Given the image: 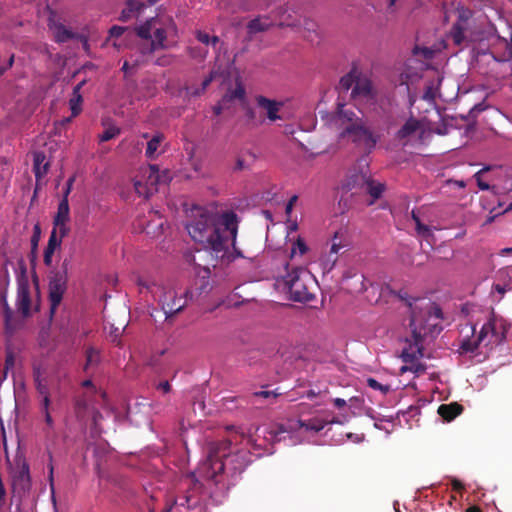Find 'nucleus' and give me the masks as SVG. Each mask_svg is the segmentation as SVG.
<instances>
[{"label":"nucleus","mask_w":512,"mask_h":512,"mask_svg":"<svg viewBox=\"0 0 512 512\" xmlns=\"http://www.w3.org/2000/svg\"><path fill=\"white\" fill-rule=\"evenodd\" d=\"M251 436H241L240 447L232 440L209 445L207 456L182 480L184 492L163 512H208L206 504L223 502L234 480L252 462L251 447H261Z\"/></svg>","instance_id":"nucleus-1"},{"label":"nucleus","mask_w":512,"mask_h":512,"mask_svg":"<svg viewBox=\"0 0 512 512\" xmlns=\"http://www.w3.org/2000/svg\"><path fill=\"white\" fill-rule=\"evenodd\" d=\"M192 212L193 218L186 224V230L205 251L216 260L227 262L243 257L236 247L239 220L235 212L219 214L202 207H195Z\"/></svg>","instance_id":"nucleus-2"},{"label":"nucleus","mask_w":512,"mask_h":512,"mask_svg":"<svg viewBox=\"0 0 512 512\" xmlns=\"http://www.w3.org/2000/svg\"><path fill=\"white\" fill-rule=\"evenodd\" d=\"M418 301L419 299H413V302L408 301V305L411 309L410 328L415 344L404 348L401 354L403 362L410 364L409 367H402L401 371L405 372L406 370H410L416 374L425 371L424 365L416 362V360L422 356L421 345L423 338L439 331L438 322L443 317L440 307L434 303L428 301L424 305H418Z\"/></svg>","instance_id":"nucleus-3"},{"label":"nucleus","mask_w":512,"mask_h":512,"mask_svg":"<svg viewBox=\"0 0 512 512\" xmlns=\"http://www.w3.org/2000/svg\"><path fill=\"white\" fill-rule=\"evenodd\" d=\"M337 423L333 419L324 418L318 413L301 411L298 418H290L275 429L268 432L269 441L285 442L287 445H297L303 442L317 443L313 438L327 425Z\"/></svg>","instance_id":"nucleus-4"},{"label":"nucleus","mask_w":512,"mask_h":512,"mask_svg":"<svg viewBox=\"0 0 512 512\" xmlns=\"http://www.w3.org/2000/svg\"><path fill=\"white\" fill-rule=\"evenodd\" d=\"M509 324L501 317H497L494 313H490L487 321L482 324L478 335L475 337L477 324L471 326L473 338L463 339L460 345L461 353H487L502 344L506 338Z\"/></svg>","instance_id":"nucleus-5"},{"label":"nucleus","mask_w":512,"mask_h":512,"mask_svg":"<svg viewBox=\"0 0 512 512\" xmlns=\"http://www.w3.org/2000/svg\"><path fill=\"white\" fill-rule=\"evenodd\" d=\"M176 32V24L172 17L160 15L146 20L136 27L137 35L146 40H151L150 45L142 50V54H151L158 49L166 48L165 41L169 34Z\"/></svg>","instance_id":"nucleus-6"},{"label":"nucleus","mask_w":512,"mask_h":512,"mask_svg":"<svg viewBox=\"0 0 512 512\" xmlns=\"http://www.w3.org/2000/svg\"><path fill=\"white\" fill-rule=\"evenodd\" d=\"M310 278V273L302 267H295L284 277L283 282L291 300L307 303L313 299L307 288L306 281Z\"/></svg>","instance_id":"nucleus-7"},{"label":"nucleus","mask_w":512,"mask_h":512,"mask_svg":"<svg viewBox=\"0 0 512 512\" xmlns=\"http://www.w3.org/2000/svg\"><path fill=\"white\" fill-rule=\"evenodd\" d=\"M141 179H135L134 188L139 196L149 198L158 191V186L161 183H166L169 180V175L166 172H161L156 165H149L141 169Z\"/></svg>","instance_id":"nucleus-8"},{"label":"nucleus","mask_w":512,"mask_h":512,"mask_svg":"<svg viewBox=\"0 0 512 512\" xmlns=\"http://www.w3.org/2000/svg\"><path fill=\"white\" fill-rule=\"evenodd\" d=\"M68 260H64L61 270L53 273L48 283V299L50 302V314L53 316L57 311L63 296L68 287Z\"/></svg>","instance_id":"nucleus-9"},{"label":"nucleus","mask_w":512,"mask_h":512,"mask_svg":"<svg viewBox=\"0 0 512 512\" xmlns=\"http://www.w3.org/2000/svg\"><path fill=\"white\" fill-rule=\"evenodd\" d=\"M341 138L349 136L351 141L357 146H362L368 152H371L379 140V136H376L369 128L362 124H351L346 126L339 134Z\"/></svg>","instance_id":"nucleus-10"},{"label":"nucleus","mask_w":512,"mask_h":512,"mask_svg":"<svg viewBox=\"0 0 512 512\" xmlns=\"http://www.w3.org/2000/svg\"><path fill=\"white\" fill-rule=\"evenodd\" d=\"M191 293L186 291L184 297L178 296L173 289L163 290L159 296V304L165 314V318L168 319L176 313L180 312L186 305V298Z\"/></svg>","instance_id":"nucleus-11"},{"label":"nucleus","mask_w":512,"mask_h":512,"mask_svg":"<svg viewBox=\"0 0 512 512\" xmlns=\"http://www.w3.org/2000/svg\"><path fill=\"white\" fill-rule=\"evenodd\" d=\"M351 97L356 104L373 106L376 103V91L367 77H360L351 91Z\"/></svg>","instance_id":"nucleus-12"},{"label":"nucleus","mask_w":512,"mask_h":512,"mask_svg":"<svg viewBox=\"0 0 512 512\" xmlns=\"http://www.w3.org/2000/svg\"><path fill=\"white\" fill-rule=\"evenodd\" d=\"M50 168V162L46 159L43 151H35L33 153V172L35 175V190L36 195L38 190L46 184V175Z\"/></svg>","instance_id":"nucleus-13"},{"label":"nucleus","mask_w":512,"mask_h":512,"mask_svg":"<svg viewBox=\"0 0 512 512\" xmlns=\"http://www.w3.org/2000/svg\"><path fill=\"white\" fill-rule=\"evenodd\" d=\"M327 123L337 129H342L351 124H357L355 120L358 119L352 109H348L344 104H338V110L332 114H326Z\"/></svg>","instance_id":"nucleus-14"},{"label":"nucleus","mask_w":512,"mask_h":512,"mask_svg":"<svg viewBox=\"0 0 512 512\" xmlns=\"http://www.w3.org/2000/svg\"><path fill=\"white\" fill-rule=\"evenodd\" d=\"M16 308L24 316L27 317L31 312L30 285L27 279L18 280Z\"/></svg>","instance_id":"nucleus-15"},{"label":"nucleus","mask_w":512,"mask_h":512,"mask_svg":"<svg viewBox=\"0 0 512 512\" xmlns=\"http://www.w3.org/2000/svg\"><path fill=\"white\" fill-rule=\"evenodd\" d=\"M69 202L68 199H61L58 204L57 213L53 219L54 228L59 230L61 237H65L69 233L67 222L69 221Z\"/></svg>","instance_id":"nucleus-16"},{"label":"nucleus","mask_w":512,"mask_h":512,"mask_svg":"<svg viewBox=\"0 0 512 512\" xmlns=\"http://www.w3.org/2000/svg\"><path fill=\"white\" fill-rule=\"evenodd\" d=\"M256 103H257L258 107H260L266 111L267 118L270 121L284 119V116L282 114H279L280 109L283 106V102L271 100V99L266 98L265 96H257Z\"/></svg>","instance_id":"nucleus-17"},{"label":"nucleus","mask_w":512,"mask_h":512,"mask_svg":"<svg viewBox=\"0 0 512 512\" xmlns=\"http://www.w3.org/2000/svg\"><path fill=\"white\" fill-rule=\"evenodd\" d=\"M63 238L64 237H61V234H59V230L56 228H53V230L51 231L47 246L44 250L43 261L47 267L52 265L53 254L57 249L60 248Z\"/></svg>","instance_id":"nucleus-18"},{"label":"nucleus","mask_w":512,"mask_h":512,"mask_svg":"<svg viewBox=\"0 0 512 512\" xmlns=\"http://www.w3.org/2000/svg\"><path fill=\"white\" fill-rule=\"evenodd\" d=\"M49 28L53 32L55 41L58 43H65L68 40L75 38V34L62 23L50 21Z\"/></svg>","instance_id":"nucleus-19"},{"label":"nucleus","mask_w":512,"mask_h":512,"mask_svg":"<svg viewBox=\"0 0 512 512\" xmlns=\"http://www.w3.org/2000/svg\"><path fill=\"white\" fill-rule=\"evenodd\" d=\"M462 412V406L456 402L441 404L438 408V414L447 422L455 419Z\"/></svg>","instance_id":"nucleus-20"},{"label":"nucleus","mask_w":512,"mask_h":512,"mask_svg":"<svg viewBox=\"0 0 512 512\" xmlns=\"http://www.w3.org/2000/svg\"><path fill=\"white\" fill-rule=\"evenodd\" d=\"M420 128V123L415 118H409L405 124L397 131L396 139L405 140L414 135Z\"/></svg>","instance_id":"nucleus-21"},{"label":"nucleus","mask_w":512,"mask_h":512,"mask_svg":"<svg viewBox=\"0 0 512 512\" xmlns=\"http://www.w3.org/2000/svg\"><path fill=\"white\" fill-rule=\"evenodd\" d=\"M467 17L464 14L459 16L458 21L453 25L451 29V36L455 44L461 45L465 40V29H466Z\"/></svg>","instance_id":"nucleus-22"},{"label":"nucleus","mask_w":512,"mask_h":512,"mask_svg":"<svg viewBox=\"0 0 512 512\" xmlns=\"http://www.w3.org/2000/svg\"><path fill=\"white\" fill-rule=\"evenodd\" d=\"M14 485L20 486L24 490H29L31 487V476L29 465L23 462L20 470L14 477Z\"/></svg>","instance_id":"nucleus-23"},{"label":"nucleus","mask_w":512,"mask_h":512,"mask_svg":"<svg viewBox=\"0 0 512 512\" xmlns=\"http://www.w3.org/2000/svg\"><path fill=\"white\" fill-rule=\"evenodd\" d=\"M271 26L272 22L268 17L259 16L248 23L247 29L249 34H256L268 30Z\"/></svg>","instance_id":"nucleus-24"},{"label":"nucleus","mask_w":512,"mask_h":512,"mask_svg":"<svg viewBox=\"0 0 512 512\" xmlns=\"http://www.w3.org/2000/svg\"><path fill=\"white\" fill-rule=\"evenodd\" d=\"M146 7V4L138 1V0H128L127 6L125 9L122 10L120 15V20L126 21L128 20L132 14H139L144 8Z\"/></svg>","instance_id":"nucleus-25"},{"label":"nucleus","mask_w":512,"mask_h":512,"mask_svg":"<svg viewBox=\"0 0 512 512\" xmlns=\"http://www.w3.org/2000/svg\"><path fill=\"white\" fill-rule=\"evenodd\" d=\"M360 77V73L356 69H352L349 73L341 77L339 81V89L343 92H347L350 89L352 90Z\"/></svg>","instance_id":"nucleus-26"},{"label":"nucleus","mask_w":512,"mask_h":512,"mask_svg":"<svg viewBox=\"0 0 512 512\" xmlns=\"http://www.w3.org/2000/svg\"><path fill=\"white\" fill-rule=\"evenodd\" d=\"M367 192L372 197V200L369 202V205H372L374 201L381 197L382 193L385 190V185L380 182H376L374 180H367Z\"/></svg>","instance_id":"nucleus-27"},{"label":"nucleus","mask_w":512,"mask_h":512,"mask_svg":"<svg viewBox=\"0 0 512 512\" xmlns=\"http://www.w3.org/2000/svg\"><path fill=\"white\" fill-rule=\"evenodd\" d=\"M82 95L81 94H73L69 100V108L71 110V117L66 118L65 122L68 123L71 121V118L78 116L82 111Z\"/></svg>","instance_id":"nucleus-28"},{"label":"nucleus","mask_w":512,"mask_h":512,"mask_svg":"<svg viewBox=\"0 0 512 512\" xmlns=\"http://www.w3.org/2000/svg\"><path fill=\"white\" fill-rule=\"evenodd\" d=\"M411 216L413 221L415 222V229L419 236L423 238H429L430 236H432L431 227L423 224L415 211H412Z\"/></svg>","instance_id":"nucleus-29"},{"label":"nucleus","mask_w":512,"mask_h":512,"mask_svg":"<svg viewBox=\"0 0 512 512\" xmlns=\"http://www.w3.org/2000/svg\"><path fill=\"white\" fill-rule=\"evenodd\" d=\"M163 140V135L160 133L155 134L147 143L146 156L150 159L154 158L156 151L158 150L160 143Z\"/></svg>","instance_id":"nucleus-30"},{"label":"nucleus","mask_w":512,"mask_h":512,"mask_svg":"<svg viewBox=\"0 0 512 512\" xmlns=\"http://www.w3.org/2000/svg\"><path fill=\"white\" fill-rule=\"evenodd\" d=\"M196 38L199 42L205 45L216 46V44L219 42V38L217 36H210L209 34L201 30L196 32Z\"/></svg>","instance_id":"nucleus-31"},{"label":"nucleus","mask_w":512,"mask_h":512,"mask_svg":"<svg viewBox=\"0 0 512 512\" xmlns=\"http://www.w3.org/2000/svg\"><path fill=\"white\" fill-rule=\"evenodd\" d=\"M308 250V247L303 239L300 237L293 243L291 248V255H304Z\"/></svg>","instance_id":"nucleus-32"},{"label":"nucleus","mask_w":512,"mask_h":512,"mask_svg":"<svg viewBox=\"0 0 512 512\" xmlns=\"http://www.w3.org/2000/svg\"><path fill=\"white\" fill-rule=\"evenodd\" d=\"M120 134V129L116 126L107 128L101 135H99V142H106Z\"/></svg>","instance_id":"nucleus-33"},{"label":"nucleus","mask_w":512,"mask_h":512,"mask_svg":"<svg viewBox=\"0 0 512 512\" xmlns=\"http://www.w3.org/2000/svg\"><path fill=\"white\" fill-rule=\"evenodd\" d=\"M40 233H41L40 226L38 224H36L34 226V232L31 237V254L33 255V257H35L37 249H38Z\"/></svg>","instance_id":"nucleus-34"},{"label":"nucleus","mask_w":512,"mask_h":512,"mask_svg":"<svg viewBox=\"0 0 512 512\" xmlns=\"http://www.w3.org/2000/svg\"><path fill=\"white\" fill-rule=\"evenodd\" d=\"M100 360V355L94 348H89L86 354V368L92 365H96Z\"/></svg>","instance_id":"nucleus-35"},{"label":"nucleus","mask_w":512,"mask_h":512,"mask_svg":"<svg viewBox=\"0 0 512 512\" xmlns=\"http://www.w3.org/2000/svg\"><path fill=\"white\" fill-rule=\"evenodd\" d=\"M367 385L373 389V390H378L380 391L382 394H387L390 390V387L389 385H383L381 384L380 382H378L376 379L374 378H368L367 379Z\"/></svg>","instance_id":"nucleus-36"},{"label":"nucleus","mask_w":512,"mask_h":512,"mask_svg":"<svg viewBox=\"0 0 512 512\" xmlns=\"http://www.w3.org/2000/svg\"><path fill=\"white\" fill-rule=\"evenodd\" d=\"M412 52L415 56L421 55L426 60L431 59L434 55V51L429 47L415 46Z\"/></svg>","instance_id":"nucleus-37"},{"label":"nucleus","mask_w":512,"mask_h":512,"mask_svg":"<svg viewBox=\"0 0 512 512\" xmlns=\"http://www.w3.org/2000/svg\"><path fill=\"white\" fill-rule=\"evenodd\" d=\"M351 278L354 279L357 284H359V286H356L353 289L354 292L361 293L367 290L363 274H354L351 276Z\"/></svg>","instance_id":"nucleus-38"},{"label":"nucleus","mask_w":512,"mask_h":512,"mask_svg":"<svg viewBox=\"0 0 512 512\" xmlns=\"http://www.w3.org/2000/svg\"><path fill=\"white\" fill-rule=\"evenodd\" d=\"M488 108V105L485 101L476 103L470 110L469 114L471 117H477L481 112L485 111Z\"/></svg>","instance_id":"nucleus-39"},{"label":"nucleus","mask_w":512,"mask_h":512,"mask_svg":"<svg viewBox=\"0 0 512 512\" xmlns=\"http://www.w3.org/2000/svg\"><path fill=\"white\" fill-rule=\"evenodd\" d=\"M489 170V167H484L483 169H481L480 171H478L476 174H475V178H476V181H477V185L479 187L480 190L482 191H487L490 189V186L488 183L484 182L481 180L480 178V175L483 171H487Z\"/></svg>","instance_id":"nucleus-40"},{"label":"nucleus","mask_w":512,"mask_h":512,"mask_svg":"<svg viewBox=\"0 0 512 512\" xmlns=\"http://www.w3.org/2000/svg\"><path fill=\"white\" fill-rule=\"evenodd\" d=\"M127 30L126 27L114 25L109 30V36L113 38H118L123 35V33Z\"/></svg>","instance_id":"nucleus-41"},{"label":"nucleus","mask_w":512,"mask_h":512,"mask_svg":"<svg viewBox=\"0 0 512 512\" xmlns=\"http://www.w3.org/2000/svg\"><path fill=\"white\" fill-rule=\"evenodd\" d=\"M40 411L43 415L50 413V396H45L40 400Z\"/></svg>","instance_id":"nucleus-42"},{"label":"nucleus","mask_w":512,"mask_h":512,"mask_svg":"<svg viewBox=\"0 0 512 512\" xmlns=\"http://www.w3.org/2000/svg\"><path fill=\"white\" fill-rule=\"evenodd\" d=\"M74 181H75V177H70L67 182H66V185H65V188L63 190V197L62 199H68V196L73 188V184H74Z\"/></svg>","instance_id":"nucleus-43"},{"label":"nucleus","mask_w":512,"mask_h":512,"mask_svg":"<svg viewBox=\"0 0 512 512\" xmlns=\"http://www.w3.org/2000/svg\"><path fill=\"white\" fill-rule=\"evenodd\" d=\"M213 77L214 73L211 72L210 75L203 80L201 89H197L193 94L199 95L201 92H203L210 85V83L213 80Z\"/></svg>","instance_id":"nucleus-44"},{"label":"nucleus","mask_w":512,"mask_h":512,"mask_svg":"<svg viewBox=\"0 0 512 512\" xmlns=\"http://www.w3.org/2000/svg\"><path fill=\"white\" fill-rule=\"evenodd\" d=\"M36 389L39 395L41 396V399L44 398L45 396H49V389L47 385L41 383V381L37 382Z\"/></svg>","instance_id":"nucleus-45"},{"label":"nucleus","mask_w":512,"mask_h":512,"mask_svg":"<svg viewBox=\"0 0 512 512\" xmlns=\"http://www.w3.org/2000/svg\"><path fill=\"white\" fill-rule=\"evenodd\" d=\"M196 271L199 276H201L203 279H208L210 276V269L208 267H201V265L196 266Z\"/></svg>","instance_id":"nucleus-46"},{"label":"nucleus","mask_w":512,"mask_h":512,"mask_svg":"<svg viewBox=\"0 0 512 512\" xmlns=\"http://www.w3.org/2000/svg\"><path fill=\"white\" fill-rule=\"evenodd\" d=\"M13 366H14V355L10 350H8L6 353V358H5V368H6V370H8V369L13 368Z\"/></svg>","instance_id":"nucleus-47"},{"label":"nucleus","mask_w":512,"mask_h":512,"mask_svg":"<svg viewBox=\"0 0 512 512\" xmlns=\"http://www.w3.org/2000/svg\"><path fill=\"white\" fill-rule=\"evenodd\" d=\"M43 416H44L45 423L47 425V429L45 430V432H46V434H48L49 431L54 428V420L50 413H46Z\"/></svg>","instance_id":"nucleus-48"},{"label":"nucleus","mask_w":512,"mask_h":512,"mask_svg":"<svg viewBox=\"0 0 512 512\" xmlns=\"http://www.w3.org/2000/svg\"><path fill=\"white\" fill-rule=\"evenodd\" d=\"M245 96V90L241 85H237V87L232 91L231 97L243 99Z\"/></svg>","instance_id":"nucleus-49"},{"label":"nucleus","mask_w":512,"mask_h":512,"mask_svg":"<svg viewBox=\"0 0 512 512\" xmlns=\"http://www.w3.org/2000/svg\"><path fill=\"white\" fill-rule=\"evenodd\" d=\"M53 474H54V468H53V465L50 464L48 478H49V483H50L52 497H54V477H53Z\"/></svg>","instance_id":"nucleus-50"},{"label":"nucleus","mask_w":512,"mask_h":512,"mask_svg":"<svg viewBox=\"0 0 512 512\" xmlns=\"http://www.w3.org/2000/svg\"><path fill=\"white\" fill-rule=\"evenodd\" d=\"M297 195H293L290 200L288 201V203L286 204V207H285V212L287 215H290V213L292 212V209H293V205L294 203L297 201Z\"/></svg>","instance_id":"nucleus-51"},{"label":"nucleus","mask_w":512,"mask_h":512,"mask_svg":"<svg viewBox=\"0 0 512 512\" xmlns=\"http://www.w3.org/2000/svg\"><path fill=\"white\" fill-rule=\"evenodd\" d=\"M138 65H139L138 60H136L133 65H130V62L126 60V61H124L123 65H122V71H124L125 73H128L132 68H134Z\"/></svg>","instance_id":"nucleus-52"},{"label":"nucleus","mask_w":512,"mask_h":512,"mask_svg":"<svg viewBox=\"0 0 512 512\" xmlns=\"http://www.w3.org/2000/svg\"><path fill=\"white\" fill-rule=\"evenodd\" d=\"M157 388L161 389L164 393H168L171 389V386L168 381H163L158 384Z\"/></svg>","instance_id":"nucleus-53"},{"label":"nucleus","mask_w":512,"mask_h":512,"mask_svg":"<svg viewBox=\"0 0 512 512\" xmlns=\"http://www.w3.org/2000/svg\"><path fill=\"white\" fill-rule=\"evenodd\" d=\"M4 309H5V318H6V321L8 322L11 317L12 310L9 307L8 302L5 297H4Z\"/></svg>","instance_id":"nucleus-54"},{"label":"nucleus","mask_w":512,"mask_h":512,"mask_svg":"<svg viewBox=\"0 0 512 512\" xmlns=\"http://www.w3.org/2000/svg\"><path fill=\"white\" fill-rule=\"evenodd\" d=\"M13 63H14V55H11V56L9 57V59H8V63H7V65H6V66H4V67H1V68H0V75H2V74H3L7 69H9L10 67H12Z\"/></svg>","instance_id":"nucleus-55"},{"label":"nucleus","mask_w":512,"mask_h":512,"mask_svg":"<svg viewBox=\"0 0 512 512\" xmlns=\"http://www.w3.org/2000/svg\"><path fill=\"white\" fill-rule=\"evenodd\" d=\"M346 436H347V439L352 440L354 442H360L363 439V435H357V434H352V433H348Z\"/></svg>","instance_id":"nucleus-56"},{"label":"nucleus","mask_w":512,"mask_h":512,"mask_svg":"<svg viewBox=\"0 0 512 512\" xmlns=\"http://www.w3.org/2000/svg\"><path fill=\"white\" fill-rule=\"evenodd\" d=\"M255 395L261 396L264 398H268L271 395L276 396V394H274V392H272V391H259V392H256Z\"/></svg>","instance_id":"nucleus-57"},{"label":"nucleus","mask_w":512,"mask_h":512,"mask_svg":"<svg viewBox=\"0 0 512 512\" xmlns=\"http://www.w3.org/2000/svg\"><path fill=\"white\" fill-rule=\"evenodd\" d=\"M334 404L337 408H342L346 405V401L342 398H335Z\"/></svg>","instance_id":"nucleus-58"},{"label":"nucleus","mask_w":512,"mask_h":512,"mask_svg":"<svg viewBox=\"0 0 512 512\" xmlns=\"http://www.w3.org/2000/svg\"><path fill=\"white\" fill-rule=\"evenodd\" d=\"M341 249V245L337 243H333L330 248V253L336 255Z\"/></svg>","instance_id":"nucleus-59"},{"label":"nucleus","mask_w":512,"mask_h":512,"mask_svg":"<svg viewBox=\"0 0 512 512\" xmlns=\"http://www.w3.org/2000/svg\"><path fill=\"white\" fill-rule=\"evenodd\" d=\"M85 84V81H81L80 83H78L74 88H73V94H81V89L82 87L84 86Z\"/></svg>","instance_id":"nucleus-60"},{"label":"nucleus","mask_w":512,"mask_h":512,"mask_svg":"<svg viewBox=\"0 0 512 512\" xmlns=\"http://www.w3.org/2000/svg\"><path fill=\"white\" fill-rule=\"evenodd\" d=\"M372 419L375 420V423H374V426L377 428V429H384L383 426L381 425V423L384 421V419H378L374 416H372Z\"/></svg>","instance_id":"nucleus-61"},{"label":"nucleus","mask_w":512,"mask_h":512,"mask_svg":"<svg viewBox=\"0 0 512 512\" xmlns=\"http://www.w3.org/2000/svg\"><path fill=\"white\" fill-rule=\"evenodd\" d=\"M453 488L456 489V490H461L462 489V484L459 481L454 480L453 481Z\"/></svg>","instance_id":"nucleus-62"},{"label":"nucleus","mask_w":512,"mask_h":512,"mask_svg":"<svg viewBox=\"0 0 512 512\" xmlns=\"http://www.w3.org/2000/svg\"><path fill=\"white\" fill-rule=\"evenodd\" d=\"M82 386H84V387H91V386H93V383H92L91 380L87 379V380H84L82 382Z\"/></svg>","instance_id":"nucleus-63"},{"label":"nucleus","mask_w":512,"mask_h":512,"mask_svg":"<svg viewBox=\"0 0 512 512\" xmlns=\"http://www.w3.org/2000/svg\"><path fill=\"white\" fill-rule=\"evenodd\" d=\"M285 133H286V134H288V135H292V134H294V129H293V127H291V126H287V127L285 128Z\"/></svg>","instance_id":"nucleus-64"}]
</instances>
